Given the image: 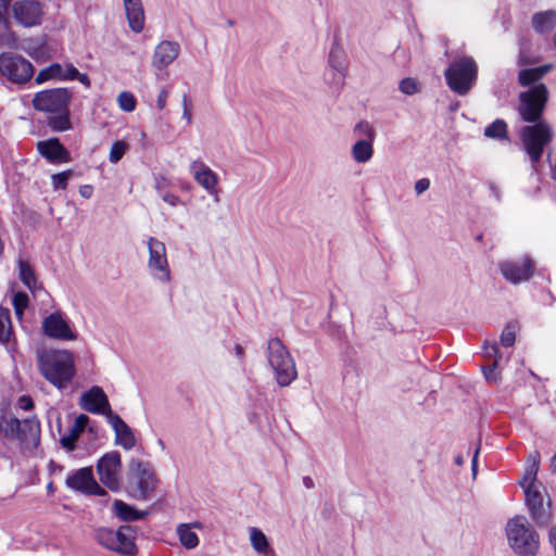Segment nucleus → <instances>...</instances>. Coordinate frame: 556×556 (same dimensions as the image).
I'll return each mask as SVG.
<instances>
[{
  "label": "nucleus",
  "mask_w": 556,
  "mask_h": 556,
  "mask_svg": "<svg viewBox=\"0 0 556 556\" xmlns=\"http://www.w3.org/2000/svg\"><path fill=\"white\" fill-rule=\"evenodd\" d=\"M73 93L67 88H52L35 93L33 106L36 111L50 113L47 119L48 127L55 132H63L72 128L70 103Z\"/></svg>",
  "instance_id": "1"
},
{
  "label": "nucleus",
  "mask_w": 556,
  "mask_h": 556,
  "mask_svg": "<svg viewBox=\"0 0 556 556\" xmlns=\"http://www.w3.org/2000/svg\"><path fill=\"white\" fill-rule=\"evenodd\" d=\"M40 371L58 389L67 387L76 372L73 353L66 350L45 352L40 356Z\"/></svg>",
  "instance_id": "2"
},
{
  "label": "nucleus",
  "mask_w": 556,
  "mask_h": 556,
  "mask_svg": "<svg viewBox=\"0 0 556 556\" xmlns=\"http://www.w3.org/2000/svg\"><path fill=\"white\" fill-rule=\"evenodd\" d=\"M506 536L516 555L536 556L540 548V536L525 516H515L507 521Z\"/></svg>",
  "instance_id": "3"
},
{
  "label": "nucleus",
  "mask_w": 556,
  "mask_h": 556,
  "mask_svg": "<svg viewBox=\"0 0 556 556\" xmlns=\"http://www.w3.org/2000/svg\"><path fill=\"white\" fill-rule=\"evenodd\" d=\"M0 435L10 441H17L22 447L36 448L40 441V424L38 419L0 417Z\"/></svg>",
  "instance_id": "4"
},
{
  "label": "nucleus",
  "mask_w": 556,
  "mask_h": 556,
  "mask_svg": "<svg viewBox=\"0 0 556 556\" xmlns=\"http://www.w3.org/2000/svg\"><path fill=\"white\" fill-rule=\"evenodd\" d=\"M529 124L518 130V138L531 163L538 164L542 160L545 147L552 142L554 134L547 122Z\"/></svg>",
  "instance_id": "5"
},
{
  "label": "nucleus",
  "mask_w": 556,
  "mask_h": 556,
  "mask_svg": "<svg viewBox=\"0 0 556 556\" xmlns=\"http://www.w3.org/2000/svg\"><path fill=\"white\" fill-rule=\"evenodd\" d=\"M448 88L465 96L475 85L478 77V65L473 58L462 56L454 60L444 72Z\"/></svg>",
  "instance_id": "6"
},
{
  "label": "nucleus",
  "mask_w": 556,
  "mask_h": 556,
  "mask_svg": "<svg viewBox=\"0 0 556 556\" xmlns=\"http://www.w3.org/2000/svg\"><path fill=\"white\" fill-rule=\"evenodd\" d=\"M547 102L548 89L544 84L539 83L519 93L516 110L523 123H540L544 122L542 117Z\"/></svg>",
  "instance_id": "7"
},
{
  "label": "nucleus",
  "mask_w": 556,
  "mask_h": 556,
  "mask_svg": "<svg viewBox=\"0 0 556 556\" xmlns=\"http://www.w3.org/2000/svg\"><path fill=\"white\" fill-rule=\"evenodd\" d=\"M157 478L148 463L131 459L127 475L128 494L136 500H147L154 492Z\"/></svg>",
  "instance_id": "8"
},
{
  "label": "nucleus",
  "mask_w": 556,
  "mask_h": 556,
  "mask_svg": "<svg viewBox=\"0 0 556 556\" xmlns=\"http://www.w3.org/2000/svg\"><path fill=\"white\" fill-rule=\"evenodd\" d=\"M268 362L275 371L279 386H289L298 376L295 363L279 338H271L267 343Z\"/></svg>",
  "instance_id": "9"
},
{
  "label": "nucleus",
  "mask_w": 556,
  "mask_h": 556,
  "mask_svg": "<svg viewBox=\"0 0 556 556\" xmlns=\"http://www.w3.org/2000/svg\"><path fill=\"white\" fill-rule=\"evenodd\" d=\"M0 75L14 84H24L34 75L33 64L21 55L0 53Z\"/></svg>",
  "instance_id": "10"
},
{
  "label": "nucleus",
  "mask_w": 556,
  "mask_h": 556,
  "mask_svg": "<svg viewBox=\"0 0 556 556\" xmlns=\"http://www.w3.org/2000/svg\"><path fill=\"white\" fill-rule=\"evenodd\" d=\"M122 469V459L118 452L104 454L97 464V471L100 481L112 492L121 490L119 472Z\"/></svg>",
  "instance_id": "11"
},
{
  "label": "nucleus",
  "mask_w": 556,
  "mask_h": 556,
  "mask_svg": "<svg viewBox=\"0 0 556 556\" xmlns=\"http://www.w3.org/2000/svg\"><path fill=\"white\" fill-rule=\"evenodd\" d=\"M12 14L18 25L30 28L41 24L43 8L37 0H17L12 4Z\"/></svg>",
  "instance_id": "12"
},
{
  "label": "nucleus",
  "mask_w": 556,
  "mask_h": 556,
  "mask_svg": "<svg viewBox=\"0 0 556 556\" xmlns=\"http://www.w3.org/2000/svg\"><path fill=\"white\" fill-rule=\"evenodd\" d=\"M502 276L513 285L528 281L534 275V264L529 257L522 262L506 261L498 265Z\"/></svg>",
  "instance_id": "13"
},
{
  "label": "nucleus",
  "mask_w": 556,
  "mask_h": 556,
  "mask_svg": "<svg viewBox=\"0 0 556 556\" xmlns=\"http://www.w3.org/2000/svg\"><path fill=\"white\" fill-rule=\"evenodd\" d=\"M149 248V262L148 266L153 271H160L159 278L163 281H168L170 278V270L166 257L165 244L157 239L150 237L148 240Z\"/></svg>",
  "instance_id": "14"
},
{
  "label": "nucleus",
  "mask_w": 556,
  "mask_h": 556,
  "mask_svg": "<svg viewBox=\"0 0 556 556\" xmlns=\"http://www.w3.org/2000/svg\"><path fill=\"white\" fill-rule=\"evenodd\" d=\"M36 148L38 153L51 164H65L72 161L71 152L56 137L38 141Z\"/></svg>",
  "instance_id": "15"
},
{
  "label": "nucleus",
  "mask_w": 556,
  "mask_h": 556,
  "mask_svg": "<svg viewBox=\"0 0 556 556\" xmlns=\"http://www.w3.org/2000/svg\"><path fill=\"white\" fill-rule=\"evenodd\" d=\"M81 407L91 414H102L110 418L114 414L111 409L109 399L100 387H91L81 395Z\"/></svg>",
  "instance_id": "16"
},
{
  "label": "nucleus",
  "mask_w": 556,
  "mask_h": 556,
  "mask_svg": "<svg viewBox=\"0 0 556 556\" xmlns=\"http://www.w3.org/2000/svg\"><path fill=\"white\" fill-rule=\"evenodd\" d=\"M42 329L47 337L59 340H75L76 334L72 331L66 320L59 312L51 313L42 321Z\"/></svg>",
  "instance_id": "17"
},
{
  "label": "nucleus",
  "mask_w": 556,
  "mask_h": 556,
  "mask_svg": "<svg viewBox=\"0 0 556 556\" xmlns=\"http://www.w3.org/2000/svg\"><path fill=\"white\" fill-rule=\"evenodd\" d=\"M525 495L531 519L539 527L547 526L549 522V514L544 508L541 492L534 486L527 485Z\"/></svg>",
  "instance_id": "18"
},
{
  "label": "nucleus",
  "mask_w": 556,
  "mask_h": 556,
  "mask_svg": "<svg viewBox=\"0 0 556 556\" xmlns=\"http://www.w3.org/2000/svg\"><path fill=\"white\" fill-rule=\"evenodd\" d=\"M180 52V46L176 41L163 40L154 49L152 65L157 70H164L172 64Z\"/></svg>",
  "instance_id": "19"
},
{
  "label": "nucleus",
  "mask_w": 556,
  "mask_h": 556,
  "mask_svg": "<svg viewBox=\"0 0 556 556\" xmlns=\"http://www.w3.org/2000/svg\"><path fill=\"white\" fill-rule=\"evenodd\" d=\"M108 420L115 432V444L125 450H131L136 445L131 428L117 414H111Z\"/></svg>",
  "instance_id": "20"
},
{
  "label": "nucleus",
  "mask_w": 556,
  "mask_h": 556,
  "mask_svg": "<svg viewBox=\"0 0 556 556\" xmlns=\"http://www.w3.org/2000/svg\"><path fill=\"white\" fill-rule=\"evenodd\" d=\"M190 167L195 181L208 193L215 194L217 192L216 186L218 184L217 175L202 161H194Z\"/></svg>",
  "instance_id": "21"
},
{
  "label": "nucleus",
  "mask_w": 556,
  "mask_h": 556,
  "mask_svg": "<svg viewBox=\"0 0 556 556\" xmlns=\"http://www.w3.org/2000/svg\"><path fill=\"white\" fill-rule=\"evenodd\" d=\"M115 552L124 555L134 556L138 548L135 543L136 531L130 526H122L115 532Z\"/></svg>",
  "instance_id": "22"
},
{
  "label": "nucleus",
  "mask_w": 556,
  "mask_h": 556,
  "mask_svg": "<svg viewBox=\"0 0 556 556\" xmlns=\"http://www.w3.org/2000/svg\"><path fill=\"white\" fill-rule=\"evenodd\" d=\"M93 480L91 467H84L68 475L65 484L71 490L86 494Z\"/></svg>",
  "instance_id": "23"
},
{
  "label": "nucleus",
  "mask_w": 556,
  "mask_h": 556,
  "mask_svg": "<svg viewBox=\"0 0 556 556\" xmlns=\"http://www.w3.org/2000/svg\"><path fill=\"white\" fill-rule=\"evenodd\" d=\"M123 2L130 29L135 33L142 31L144 27V12L141 0H123Z\"/></svg>",
  "instance_id": "24"
},
{
  "label": "nucleus",
  "mask_w": 556,
  "mask_h": 556,
  "mask_svg": "<svg viewBox=\"0 0 556 556\" xmlns=\"http://www.w3.org/2000/svg\"><path fill=\"white\" fill-rule=\"evenodd\" d=\"M552 68V65H541L521 70L518 73V83L522 87L535 86Z\"/></svg>",
  "instance_id": "25"
},
{
  "label": "nucleus",
  "mask_w": 556,
  "mask_h": 556,
  "mask_svg": "<svg viewBox=\"0 0 556 556\" xmlns=\"http://www.w3.org/2000/svg\"><path fill=\"white\" fill-rule=\"evenodd\" d=\"M114 514L117 518L123 521H136L144 518L147 511H140L132 506L126 504L122 500H115L113 504Z\"/></svg>",
  "instance_id": "26"
},
{
  "label": "nucleus",
  "mask_w": 556,
  "mask_h": 556,
  "mask_svg": "<svg viewBox=\"0 0 556 556\" xmlns=\"http://www.w3.org/2000/svg\"><path fill=\"white\" fill-rule=\"evenodd\" d=\"M556 25V12H538L532 16V26L539 33H547Z\"/></svg>",
  "instance_id": "27"
},
{
  "label": "nucleus",
  "mask_w": 556,
  "mask_h": 556,
  "mask_svg": "<svg viewBox=\"0 0 556 556\" xmlns=\"http://www.w3.org/2000/svg\"><path fill=\"white\" fill-rule=\"evenodd\" d=\"M14 338L10 309L0 305V343L8 344Z\"/></svg>",
  "instance_id": "28"
},
{
  "label": "nucleus",
  "mask_w": 556,
  "mask_h": 556,
  "mask_svg": "<svg viewBox=\"0 0 556 556\" xmlns=\"http://www.w3.org/2000/svg\"><path fill=\"white\" fill-rule=\"evenodd\" d=\"M484 136L495 140H509L508 125L502 118H496L489 126L484 128Z\"/></svg>",
  "instance_id": "29"
},
{
  "label": "nucleus",
  "mask_w": 556,
  "mask_h": 556,
  "mask_svg": "<svg viewBox=\"0 0 556 556\" xmlns=\"http://www.w3.org/2000/svg\"><path fill=\"white\" fill-rule=\"evenodd\" d=\"M372 141L374 140H358L352 147V155L357 163H365L371 159L374 153Z\"/></svg>",
  "instance_id": "30"
},
{
  "label": "nucleus",
  "mask_w": 556,
  "mask_h": 556,
  "mask_svg": "<svg viewBox=\"0 0 556 556\" xmlns=\"http://www.w3.org/2000/svg\"><path fill=\"white\" fill-rule=\"evenodd\" d=\"M177 533L179 535L180 543L188 549L194 548L199 544V538L195 532H193L189 525L182 523L177 528Z\"/></svg>",
  "instance_id": "31"
},
{
  "label": "nucleus",
  "mask_w": 556,
  "mask_h": 556,
  "mask_svg": "<svg viewBox=\"0 0 556 556\" xmlns=\"http://www.w3.org/2000/svg\"><path fill=\"white\" fill-rule=\"evenodd\" d=\"M20 278L22 282L30 290L34 291L37 287V279L31 265L26 261H20Z\"/></svg>",
  "instance_id": "32"
},
{
  "label": "nucleus",
  "mask_w": 556,
  "mask_h": 556,
  "mask_svg": "<svg viewBox=\"0 0 556 556\" xmlns=\"http://www.w3.org/2000/svg\"><path fill=\"white\" fill-rule=\"evenodd\" d=\"M329 64L333 70L338 71L341 74H344V72L346 71L343 50L341 49L339 43H333L330 50Z\"/></svg>",
  "instance_id": "33"
},
{
  "label": "nucleus",
  "mask_w": 556,
  "mask_h": 556,
  "mask_svg": "<svg viewBox=\"0 0 556 556\" xmlns=\"http://www.w3.org/2000/svg\"><path fill=\"white\" fill-rule=\"evenodd\" d=\"M115 532L109 528H100L97 530L96 539L100 545L115 552Z\"/></svg>",
  "instance_id": "34"
},
{
  "label": "nucleus",
  "mask_w": 556,
  "mask_h": 556,
  "mask_svg": "<svg viewBox=\"0 0 556 556\" xmlns=\"http://www.w3.org/2000/svg\"><path fill=\"white\" fill-rule=\"evenodd\" d=\"M519 329L517 321H509L502 330L500 341L505 348H510L516 342V332Z\"/></svg>",
  "instance_id": "35"
},
{
  "label": "nucleus",
  "mask_w": 556,
  "mask_h": 556,
  "mask_svg": "<svg viewBox=\"0 0 556 556\" xmlns=\"http://www.w3.org/2000/svg\"><path fill=\"white\" fill-rule=\"evenodd\" d=\"M251 544L257 553H266L268 549V541L266 535L257 528H251Z\"/></svg>",
  "instance_id": "36"
},
{
  "label": "nucleus",
  "mask_w": 556,
  "mask_h": 556,
  "mask_svg": "<svg viewBox=\"0 0 556 556\" xmlns=\"http://www.w3.org/2000/svg\"><path fill=\"white\" fill-rule=\"evenodd\" d=\"M74 176V170L66 169L51 176V184L54 190H66L68 180Z\"/></svg>",
  "instance_id": "37"
},
{
  "label": "nucleus",
  "mask_w": 556,
  "mask_h": 556,
  "mask_svg": "<svg viewBox=\"0 0 556 556\" xmlns=\"http://www.w3.org/2000/svg\"><path fill=\"white\" fill-rule=\"evenodd\" d=\"M119 108L125 112H132L136 109L137 100L129 91H123L117 97Z\"/></svg>",
  "instance_id": "38"
},
{
  "label": "nucleus",
  "mask_w": 556,
  "mask_h": 556,
  "mask_svg": "<svg viewBox=\"0 0 556 556\" xmlns=\"http://www.w3.org/2000/svg\"><path fill=\"white\" fill-rule=\"evenodd\" d=\"M128 149V144L123 140L115 141L110 150L109 160L111 163L119 162Z\"/></svg>",
  "instance_id": "39"
},
{
  "label": "nucleus",
  "mask_w": 556,
  "mask_h": 556,
  "mask_svg": "<svg viewBox=\"0 0 556 556\" xmlns=\"http://www.w3.org/2000/svg\"><path fill=\"white\" fill-rule=\"evenodd\" d=\"M29 303L28 295L25 292H16L13 295V307L15 315L22 318L24 311L27 308Z\"/></svg>",
  "instance_id": "40"
},
{
  "label": "nucleus",
  "mask_w": 556,
  "mask_h": 556,
  "mask_svg": "<svg viewBox=\"0 0 556 556\" xmlns=\"http://www.w3.org/2000/svg\"><path fill=\"white\" fill-rule=\"evenodd\" d=\"M80 433L71 427L70 432L60 440L61 445L67 451H74Z\"/></svg>",
  "instance_id": "41"
},
{
  "label": "nucleus",
  "mask_w": 556,
  "mask_h": 556,
  "mask_svg": "<svg viewBox=\"0 0 556 556\" xmlns=\"http://www.w3.org/2000/svg\"><path fill=\"white\" fill-rule=\"evenodd\" d=\"M354 132L358 134L359 136L366 137V140L375 139V130L367 121H361L359 123H357L354 127Z\"/></svg>",
  "instance_id": "42"
},
{
  "label": "nucleus",
  "mask_w": 556,
  "mask_h": 556,
  "mask_svg": "<svg viewBox=\"0 0 556 556\" xmlns=\"http://www.w3.org/2000/svg\"><path fill=\"white\" fill-rule=\"evenodd\" d=\"M13 0H0V25L5 29L10 28L9 10L12 8Z\"/></svg>",
  "instance_id": "43"
},
{
  "label": "nucleus",
  "mask_w": 556,
  "mask_h": 556,
  "mask_svg": "<svg viewBox=\"0 0 556 556\" xmlns=\"http://www.w3.org/2000/svg\"><path fill=\"white\" fill-rule=\"evenodd\" d=\"M399 89L405 93V94H414L417 92L418 90V85L417 83L415 81V79L413 78H403L401 81H400V85H399Z\"/></svg>",
  "instance_id": "44"
},
{
  "label": "nucleus",
  "mask_w": 556,
  "mask_h": 556,
  "mask_svg": "<svg viewBox=\"0 0 556 556\" xmlns=\"http://www.w3.org/2000/svg\"><path fill=\"white\" fill-rule=\"evenodd\" d=\"M536 473H538V465L534 463L530 468L527 469V471L523 476V479L520 482V485L526 489L527 488L526 482H528V485L533 486V482L536 478Z\"/></svg>",
  "instance_id": "45"
},
{
  "label": "nucleus",
  "mask_w": 556,
  "mask_h": 556,
  "mask_svg": "<svg viewBox=\"0 0 556 556\" xmlns=\"http://www.w3.org/2000/svg\"><path fill=\"white\" fill-rule=\"evenodd\" d=\"M89 417L85 414H80L76 417L72 428L75 429L77 432L81 433L86 427L89 424Z\"/></svg>",
  "instance_id": "46"
},
{
  "label": "nucleus",
  "mask_w": 556,
  "mask_h": 556,
  "mask_svg": "<svg viewBox=\"0 0 556 556\" xmlns=\"http://www.w3.org/2000/svg\"><path fill=\"white\" fill-rule=\"evenodd\" d=\"M484 353L489 357H493L494 359L498 361V357L501 356L500 348L496 342L492 343H485L483 346Z\"/></svg>",
  "instance_id": "47"
},
{
  "label": "nucleus",
  "mask_w": 556,
  "mask_h": 556,
  "mask_svg": "<svg viewBox=\"0 0 556 556\" xmlns=\"http://www.w3.org/2000/svg\"><path fill=\"white\" fill-rule=\"evenodd\" d=\"M78 75L79 71L73 64H67L64 67L63 80H74Z\"/></svg>",
  "instance_id": "48"
},
{
  "label": "nucleus",
  "mask_w": 556,
  "mask_h": 556,
  "mask_svg": "<svg viewBox=\"0 0 556 556\" xmlns=\"http://www.w3.org/2000/svg\"><path fill=\"white\" fill-rule=\"evenodd\" d=\"M50 77L63 79L64 67L59 63H53L48 66Z\"/></svg>",
  "instance_id": "49"
},
{
  "label": "nucleus",
  "mask_w": 556,
  "mask_h": 556,
  "mask_svg": "<svg viewBox=\"0 0 556 556\" xmlns=\"http://www.w3.org/2000/svg\"><path fill=\"white\" fill-rule=\"evenodd\" d=\"M17 406L23 410H30L34 408L33 399L28 395H22L17 401Z\"/></svg>",
  "instance_id": "50"
},
{
  "label": "nucleus",
  "mask_w": 556,
  "mask_h": 556,
  "mask_svg": "<svg viewBox=\"0 0 556 556\" xmlns=\"http://www.w3.org/2000/svg\"><path fill=\"white\" fill-rule=\"evenodd\" d=\"M86 495L104 496L106 495V491L102 486H100L94 479L90 485V489L87 491Z\"/></svg>",
  "instance_id": "51"
},
{
  "label": "nucleus",
  "mask_w": 556,
  "mask_h": 556,
  "mask_svg": "<svg viewBox=\"0 0 556 556\" xmlns=\"http://www.w3.org/2000/svg\"><path fill=\"white\" fill-rule=\"evenodd\" d=\"M497 366H498V361L494 359L490 366L483 368V374H484V377L486 380H495L496 379L494 374H495V369L497 368Z\"/></svg>",
  "instance_id": "52"
},
{
  "label": "nucleus",
  "mask_w": 556,
  "mask_h": 556,
  "mask_svg": "<svg viewBox=\"0 0 556 556\" xmlns=\"http://www.w3.org/2000/svg\"><path fill=\"white\" fill-rule=\"evenodd\" d=\"M430 187V180L428 178H421L417 180L415 185V190L417 194H421L422 192L427 191Z\"/></svg>",
  "instance_id": "53"
},
{
  "label": "nucleus",
  "mask_w": 556,
  "mask_h": 556,
  "mask_svg": "<svg viewBox=\"0 0 556 556\" xmlns=\"http://www.w3.org/2000/svg\"><path fill=\"white\" fill-rule=\"evenodd\" d=\"M189 105H190V99L187 94H184V97H182V109H184L182 116L187 119L188 123L191 122V112H190Z\"/></svg>",
  "instance_id": "54"
},
{
  "label": "nucleus",
  "mask_w": 556,
  "mask_h": 556,
  "mask_svg": "<svg viewBox=\"0 0 556 556\" xmlns=\"http://www.w3.org/2000/svg\"><path fill=\"white\" fill-rule=\"evenodd\" d=\"M162 199L164 202H166L170 206H177L180 203L179 197L174 193H164L162 195Z\"/></svg>",
  "instance_id": "55"
},
{
  "label": "nucleus",
  "mask_w": 556,
  "mask_h": 556,
  "mask_svg": "<svg viewBox=\"0 0 556 556\" xmlns=\"http://www.w3.org/2000/svg\"><path fill=\"white\" fill-rule=\"evenodd\" d=\"M167 98H168V91H166L165 89H163L159 96H157V100H156V104H157V108L160 110H163L165 106H166V101H167Z\"/></svg>",
  "instance_id": "56"
},
{
  "label": "nucleus",
  "mask_w": 556,
  "mask_h": 556,
  "mask_svg": "<svg viewBox=\"0 0 556 556\" xmlns=\"http://www.w3.org/2000/svg\"><path fill=\"white\" fill-rule=\"evenodd\" d=\"M79 194L85 198L89 199L93 194V187L91 185H83L79 187Z\"/></svg>",
  "instance_id": "57"
},
{
  "label": "nucleus",
  "mask_w": 556,
  "mask_h": 556,
  "mask_svg": "<svg viewBox=\"0 0 556 556\" xmlns=\"http://www.w3.org/2000/svg\"><path fill=\"white\" fill-rule=\"evenodd\" d=\"M548 542L553 547L554 555L556 556V527H552L548 531Z\"/></svg>",
  "instance_id": "58"
},
{
  "label": "nucleus",
  "mask_w": 556,
  "mask_h": 556,
  "mask_svg": "<svg viewBox=\"0 0 556 556\" xmlns=\"http://www.w3.org/2000/svg\"><path fill=\"white\" fill-rule=\"evenodd\" d=\"M48 79H52V77H50V73H49V71H48V67H46V68L41 70V71L38 73V75H37V77H36V81H37L38 84H41V83H43V81H46V80H48Z\"/></svg>",
  "instance_id": "59"
},
{
  "label": "nucleus",
  "mask_w": 556,
  "mask_h": 556,
  "mask_svg": "<svg viewBox=\"0 0 556 556\" xmlns=\"http://www.w3.org/2000/svg\"><path fill=\"white\" fill-rule=\"evenodd\" d=\"M79 83H81L86 88H89L91 85L90 78L86 73H80L76 76V78Z\"/></svg>",
  "instance_id": "60"
},
{
  "label": "nucleus",
  "mask_w": 556,
  "mask_h": 556,
  "mask_svg": "<svg viewBox=\"0 0 556 556\" xmlns=\"http://www.w3.org/2000/svg\"><path fill=\"white\" fill-rule=\"evenodd\" d=\"M235 352H236V355L238 356V358L240 361H243V358H244V350H243V348L240 344H236L235 345Z\"/></svg>",
  "instance_id": "61"
},
{
  "label": "nucleus",
  "mask_w": 556,
  "mask_h": 556,
  "mask_svg": "<svg viewBox=\"0 0 556 556\" xmlns=\"http://www.w3.org/2000/svg\"><path fill=\"white\" fill-rule=\"evenodd\" d=\"M479 447L476 448L475 451V454H473V457H472V460H471V467H472V472L473 475H476V469H477V458H478V454H479Z\"/></svg>",
  "instance_id": "62"
},
{
  "label": "nucleus",
  "mask_w": 556,
  "mask_h": 556,
  "mask_svg": "<svg viewBox=\"0 0 556 556\" xmlns=\"http://www.w3.org/2000/svg\"><path fill=\"white\" fill-rule=\"evenodd\" d=\"M549 469L552 472H556V451L553 457L549 460Z\"/></svg>",
  "instance_id": "63"
},
{
  "label": "nucleus",
  "mask_w": 556,
  "mask_h": 556,
  "mask_svg": "<svg viewBox=\"0 0 556 556\" xmlns=\"http://www.w3.org/2000/svg\"><path fill=\"white\" fill-rule=\"evenodd\" d=\"M166 185H167V180H166L164 177H162V178L156 182L155 187H156V189H157V190H161V189H162L164 186H166Z\"/></svg>",
  "instance_id": "64"
}]
</instances>
